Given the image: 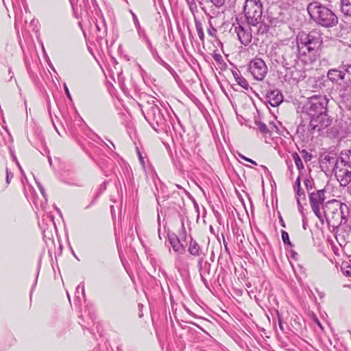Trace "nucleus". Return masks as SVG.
Masks as SVG:
<instances>
[{"instance_id":"obj_26","label":"nucleus","mask_w":351,"mask_h":351,"mask_svg":"<svg viewBox=\"0 0 351 351\" xmlns=\"http://www.w3.org/2000/svg\"><path fill=\"white\" fill-rule=\"evenodd\" d=\"M337 210L336 211L335 210H333V209H330V211H329V219L330 220V223H328V225L330 226H332V222L335 221V223H336V220H339V210L337 209Z\"/></svg>"},{"instance_id":"obj_49","label":"nucleus","mask_w":351,"mask_h":351,"mask_svg":"<svg viewBox=\"0 0 351 351\" xmlns=\"http://www.w3.org/2000/svg\"><path fill=\"white\" fill-rule=\"evenodd\" d=\"M339 133V131L337 130V128H332L330 129V134L332 136H336Z\"/></svg>"},{"instance_id":"obj_39","label":"nucleus","mask_w":351,"mask_h":351,"mask_svg":"<svg viewBox=\"0 0 351 351\" xmlns=\"http://www.w3.org/2000/svg\"><path fill=\"white\" fill-rule=\"evenodd\" d=\"M217 8H221L224 5L225 0H210Z\"/></svg>"},{"instance_id":"obj_27","label":"nucleus","mask_w":351,"mask_h":351,"mask_svg":"<svg viewBox=\"0 0 351 351\" xmlns=\"http://www.w3.org/2000/svg\"><path fill=\"white\" fill-rule=\"evenodd\" d=\"M292 157L295 162L297 169L299 171L302 170L304 169V165H303L302 161L299 154L297 152H294L292 154Z\"/></svg>"},{"instance_id":"obj_22","label":"nucleus","mask_w":351,"mask_h":351,"mask_svg":"<svg viewBox=\"0 0 351 351\" xmlns=\"http://www.w3.org/2000/svg\"><path fill=\"white\" fill-rule=\"evenodd\" d=\"M232 73H233V75H234V77L236 82H237V84L239 86H241L242 88H243L244 89H245L247 90H249L250 88L252 89L250 87L247 81L243 76L239 75L236 71H233Z\"/></svg>"},{"instance_id":"obj_2","label":"nucleus","mask_w":351,"mask_h":351,"mask_svg":"<svg viewBox=\"0 0 351 351\" xmlns=\"http://www.w3.org/2000/svg\"><path fill=\"white\" fill-rule=\"evenodd\" d=\"M306 10L310 19L319 26L330 28L338 24L339 19L335 12L319 1L309 3Z\"/></svg>"},{"instance_id":"obj_10","label":"nucleus","mask_w":351,"mask_h":351,"mask_svg":"<svg viewBox=\"0 0 351 351\" xmlns=\"http://www.w3.org/2000/svg\"><path fill=\"white\" fill-rule=\"evenodd\" d=\"M326 208H330V209L337 210H339V220L342 221H348L351 220V215L350 211V207L345 203H341L337 199H332L327 202Z\"/></svg>"},{"instance_id":"obj_53","label":"nucleus","mask_w":351,"mask_h":351,"mask_svg":"<svg viewBox=\"0 0 351 351\" xmlns=\"http://www.w3.org/2000/svg\"><path fill=\"white\" fill-rule=\"evenodd\" d=\"M154 183H155L156 190L154 191V194L156 198L157 199V197L158 195V184L156 182V181H154Z\"/></svg>"},{"instance_id":"obj_48","label":"nucleus","mask_w":351,"mask_h":351,"mask_svg":"<svg viewBox=\"0 0 351 351\" xmlns=\"http://www.w3.org/2000/svg\"><path fill=\"white\" fill-rule=\"evenodd\" d=\"M297 204H298V210L300 211V213L303 215V206L300 202V200L299 199V198H297Z\"/></svg>"},{"instance_id":"obj_1","label":"nucleus","mask_w":351,"mask_h":351,"mask_svg":"<svg viewBox=\"0 0 351 351\" xmlns=\"http://www.w3.org/2000/svg\"><path fill=\"white\" fill-rule=\"evenodd\" d=\"M329 99L326 95H313L302 107V113L309 119V124L306 129L313 134L315 130L321 131L330 126L332 118L328 115Z\"/></svg>"},{"instance_id":"obj_55","label":"nucleus","mask_w":351,"mask_h":351,"mask_svg":"<svg viewBox=\"0 0 351 351\" xmlns=\"http://www.w3.org/2000/svg\"><path fill=\"white\" fill-rule=\"evenodd\" d=\"M8 73H9V75H10V81L12 80V78L13 77V75H14V73L12 71V69L11 67H9L8 68Z\"/></svg>"},{"instance_id":"obj_11","label":"nucleus","mask_w":351,"mask_h":351,"mask_svg":"<svg viewBox=\"0 0 351 351\" xmlns=\"http://www.w3.org/2000/svg\"><path fill=\"white\" fill-rule=\"evenodd\" d=\"M335 176L341 186H347L351 182V167L341 166L335 171Z\"/></svg>"},{"instance_id":"obj_14","label":"nucleus","mask_w":351,"mask_h":351,"mask_svg":"<svg viewBox=\"0 0 351 351\" xmlns=\"http://www.w3.org/2000/svg\"><path fill=\"white\" fill-rule=\"evenodd\" d=\"M284 76L285 81H290L292 80L294 82H300L306 78V71L303 69H300L299 66H296L291 70L286 71Z\"/></svg>"},{"instance_id":"obj_43","label":"nucleus","mask_w":351,"mask_h":351,"mask_svg":"<svg viewBox=\"0 0 351 351\" xmlns=\"http://www.w3.org/2000/svg\"><path fill=\"white\" fill-rule=\"evenodd\" d=\"M239 157H240L241 158H242L243 160H245V161H247V162H250V163H251V164H252V165H257L256 162V161H254V160H252V159H251V158H247V157H246V156H243V155H242V154H239Z\"/></svg>"},{"instance_id":"obj_59","label":"nucleus","mask_w":351,"mask_h":351,"mask_svg":"<svg viewBox=\"0 0 351 351\" xmlns=\"http://www.w3.org/2000/svg\"><path fill=\"white\" fill-rule=\"evenodd\" d=\"M97 198V197H95V199L91 202V203L90 204V205L87 206L85 207L86 209H88L91 205H93L94 203H95V199Z\"/></svg>"},{"instance_id":"obj_63","label":"nucleus","mask_w":351,"mask_h":351,"mask_svg":"<svg viewBox=\"0 0 351 351\" xmlns=\"http://www.w3.org/2000/svg\"><path fill=\"white\" fill-rule=\"evenodd\" d=\"M348 191L351 194V184L348 186Z\"/></svg>"},{"instance_id":"obj_8","label":"nucleus","mask_w":351,"mask_h":351,"mask_svg":"<svg viewBox=\"0 0 351 351\" xmlns=\"http://www.w3.org/2000/svg\"><path fill=\"white\" fill-rule=\"evenodd\" d=\"M181 229L182 232L180 234V238L173 232H168L167 234L168 241L173 251L180 255L184 254L186 251L184 245L181 243V239L185 240L186 238V232L184 228L183 219L181 221Z\"/></svg>"},{"instance_id":"obj_12","label":"nucleus","mask_w":351,"mask_h":351,"mask_svg":"<svg viewBox=\"0 0 351 351\" xmlns=\"http://www.w3.org/2000/svg\"><path fill=\"white\" fill-rule=\"evenodd\" d=\"M197 267L199 271L201 280L206 288H209L206 276L210 275L211 264L206 260L205 256H201L197 261Z\"/></svg>"},{"instance_id":"obj_38","label":"nucleus","mask_w":351,"mask_h":351,"mask_svg":"<svg viewBox=\"0 0 351 351\" xmlns=\"http://www.w3.org/2000/svg\"><path fill=\"white\" fill-rule=\"evenodd\" d=\"M130 12L131 13V14L132 16V19H133L136 29L140 27L141 25H140L139 21H138V19L136 15L132 10H130Z\"/></svg>"},{"instance_id":"obj_24","label":"nucleus","mask_w":351,"mask_h":351,"mask_svg":"<svg viewBox=\"0 0 351 351\" xmlns=\"http://www.w3.org/2000/svg\"><path fill=\"white\" fill-rule=\"evenodd\" d=\"M324 160L332 165V171H334L339 166L338 157L335 156L326 155L324 156Z\"/></svg>"},{"instance_id":"obj_20","label":"nucleus","mask_w":351,"mask_h":351,"mask_svg":"<svg viewBox=\"0 0 351 351\" xmlns=\"http://www.w3.org/2000/svg\"><path fill=\"white\" fill-rule=\"evenodd\" d=\"M153 58L158 62L160 64L163 66L167 71H169V73L175 76L176 75V72L174 71V69L167 62H165L162 58L158 55V52L156 51L153 55H152Z\"/></svg>"},{"instance_id":"obj_47","label":"nucleus","mask_w":351,"mask_h":351,"mask_svg":"<svg viewBox=\"0 0 351 351\" xmlns=\"http://www.w3.org/2000/svg\"><path fill=\"white\" fill-rule=\"evenodd\" d=\"M297 195V198H302L303 199H305L306 195L304 193V191L303 190H301L300 192L298 191V193H295Z\"/></svg>"},{"instance_id":"obj_44","label":"nucleus","mask_w":351,"mask_h":351,"mask_svg":"<svg viewBox=\"0 0 351 351\" xmlns=\"http://www.w3.org/2000/svg\"><path fill=\"white\" fill-rule=\"evenodd\" d=\"M277 315H278V326H279V328L280 329L284 332V326H283V324H282V319L280 317V315H279V313L278 312L277 313Z\"/></svg>"},{"instance_id":"obj_32","label":"nucleus","mask_w":351,"mask_h":351,"mask_svg":"<svg viewBox=\"0 0 351 351\" xmlns=\"http://www.w3.org/2000/svg\"><path fill=\"white\" fill-rule=\"evenodd\" d=\"M301 178H300V176H298L295 182V184H294V190L295 191V193H298L301 191V190H302V189L301 188Z\"/></svg>"},{"instance_id":"obj_41","label":"nucleus","mask_w":351,"mask_h":351,"mask_svg":"<svg viewBox=\"0 0 351 351\" xmlns=\"http://www.w3.org/2000/svg\"><path fill=\"white\" fill-rule=\"evenodd\" d=\"M13 178V173L10 172L8 168H6V183L8 184L10 182V180Z\"/></svg>"},{"instance_id":"obj_35","label":"nucleus","mask_w":351,"mask_h":351,"mask_svg":"<svg viewBox=\"0 0 351 351\" xmlns=\"http://www.w3.org/2000/svg\"><path fill=\"white\" fill-rule=\"evenodd\" d=\"M207 32L210 36L213 37L216 36L217 29L213 26V24L210 22V21H209V27L207 29Z\"/></svg>"},{"instance_id":"obj_6","label":"nucleus","mask_w":351,"mask_h":351,"mask_svg":"<svg viewBox=\"0 0 351 351\" xmlns=\"http://www.w3.org/2000/svg\"><path fill=\"white\" fill-rule=\"evenodd\" d=\"M243 12L248 25L256 26L261 22L263 3L261 0H245Z\"/></svg>"},{"instance_id":"obj_42","label":"nucleus","mask_w":351,"mask_h":351,"mask_svg":"<svg viewBox=\"0 0 351 351\" xmlns=\"http://www.w3.org/2000/svg\"><path fill=\"white\" fill-rule=\"evenodd\" d=\"M222 237H223V246H224L225 252L228 255H230V249H229L228 245V242L226 241V240L225 239V237L223 234H222Z\"/></svg>"},{"instance_id":"obj_37","label":"nucleus","mask_w":351,"mask_h":351,"mask_svg":"<svg viewBox=\"0 0 351 351\" xmlns=\"http://www.w3.org/2000/svg\"><path fill=\"white\" fill-rule=\"evenodd\" d=\"M301 153L303 154V158L305 161H309L312 158V154L308 152L306 150L303 149Z\"/></svg>"},{"instance_id":"obj_13","label":"nucleus","mask_w":351,"mask_h":351,"mask_svg":"<svg viewBox=\"0 0 351 351\" xmlns=\"http://www.w3.org/2000/svg\"><path fill=\"white\" fill-rule=\"evenodd\" d=\"M283 95L278 89H269L267 91L265 97V102L269 104L271 106H279L283 101Z\"/></svg>"},{"instance_id":"obj_28","label":"nucleus","mask_w":351,"mask_h":351,"mask_svg":"<svg viewBox=\"0 0 351 351\" xmlns=\"http://www.w3.org/2000/svg\"><path fill=\"white\" fill-rule=\"evenodd\" d=\"M304 184L308 193H311L310 191L314 188L313 179L311 178H306L304 180Z\"/></svg>"},{"instance_id":"obj_61","label":"nucleus","mask_w":351,"mask_h":351,"mask_svg":"<svg viewBox=\"0 0 351 351\" xmlns=\"http://www.w3.org/2000/svg\"><path fill=\"white\" fill-rule=\"evenodd\" d=\"M280 221H281V226H282V227H285V223H284V221H283V220H282V218L281 217H280Z\"/></svg>"},{"instance_id":"obj_56","label":"nucleus","mask_w":351,"mask_h":351,"mask_svg":"<svg viewBox=\"0 0 351 351\" xmlns=\"http://www.w3.org/2000/svg\"><path fill=\"white\" fill-rule=\"evenodd\" d=\"M261 167L265 171V173H269L268 169L265 165H261Z\"/></svg>"},{"instance_id":"obj_57","label":"nucleus","mask_w":351,"mask_h":351,"mask_svg":"<svg viewBox=\"0 0 351 351\" xmlns=\"http://www.w3.org/2000/svg\"><path fill=\"white\" fill-rule=\"evenodd\" d=\"M306 219L304 218H303L302 219V226H303V228L304 230H306Z\"/></svg>"},{"instance_id":"obj_60","label":"nucleus","mask_w":351,"mask_h":351,"mask_svg":"<svg viewBox=\"0 0 351 351\" xmlns=\"http://www.w3.org/2000/svg\"><path fill=\"white\" fill-rule=\"evenodd\" d=\"M48 158V161H49V165L51 167L52 166V160H51V158L50 156H47Z\"/></svg>"},{"instance_id":"obj_9","label":"nucleus","mask_w":351,"mask_h":351,"mask_svg":"<svg viewBox=\"0 0 351 351\" xmlns=\"http://www.w3.org/2000/svg\"><path fill=\"white\" fill-rule=\"evenodd\" d=\"M248 70L256 80H263L267 73V66L261 59L256 58L252 60L248 66Z\"/></svg>"},{"instance_id":"obj_21","label":"nucleus","mask_w":351,"mask_h":351,"mask_svg":"<svg viewBox=\"0 0 351 351\" xmlns=\"http://www.w3.org/2000/svg\"><path fill=\"white\" fill-rule=\"evenodd\" d=\"M341 12L347 17H351V0H341Z\"/></svg>"},{"instance_id":"obj_7","label":"nucleus","mask_w":351,"mask_h":351,"mask_svg":"<svg viewBox=\"0 0 351 351\" xmlns=\"http://www.w3.org/2000/svg\"><path fill=\"white\" fill-rule=\"evenodd\" d=\"M300 46H287L282 53L278 56L274 60L280 64L286 71H289L299 66Z\"/></svg>"},{"instance_id":"obj_51","label":"nucleus","mask_w":351,"mask_h":351,"mask_svg":"<svg viewBox=\"0 0 351 351\" xmlns=\"http://www.w3.org/2000/svg\"><path fill=\"white\" fill-rule=\"evenodd\" d=\"M37 184H38V187L40 193H42V195L43 196H45V190H44L43 186L40 184V183H37Z\"/></svg>"},{"instance_id":"obj_54","label":"nucleus","mask_w":351,"mask_h":351,"mask_svg":"<svg viewBox=\"0 0 351 351\" xmlns=\"http://www.w3.org/2000/svg\"><path fill=\"white\" fill-rule=\"evenodd\" d=\"M343 273L347 276H351V267H348V269L345 270Z\"/></svg>"},{"instance_id":"obj_64","label":"nucleus","mask_w":351,"mask_h":351,"mask_svg":"<svg viewBox=\"0 0 351 351\" xmlns=\"http://www.w3.org/2000/svg\"><path fill=\"white\" fill-rule=\"evenodd\" d=\"M17 165H18L19 168L20 169L22 173H23V171L22 169H21V167L20 165L19 164V162H17Z\"/></svg>"},{"instance_id":"obj_50","label":"nucleus","mask_w":351,"mask_h":351,"mask_svg":"<svg viewBox=\"0 0 351 351\" xmlns=\"http://www.w3.org/2000/svg\"><path fill=\"white\" fill-rule=\"evenodd\" d=\"M269 23L272 26H277L278 21L276 19H271L269 20Z\"/></svg>"},{"instance_id":"obj_18","label":"nucleus","mask_w":351,"mask_h":351,"mask_svg":"<svg viewBox=\"0 0 351 351\" xmlns=\"http://www.w3.org/2000/svg\"><path fill=\"white\" fill-rule=\"evenodd\" d=\"M339 167H351V151L350 149L341 151L338 156Z\"/></svg>"},{"instance_id":"obj_33","label":"nucleus","mask_w":351,"mask_h":351,"mask_svg":"<svg viewBox=\"0 0 351 351\" xmlns=\"http://www.w3.org/2000/svg\"><path fill=\"white\" fill-rule=\"evenodd\" d=\"M136 31H137L138 35L139 36L140 38H141L143 39V41H144V40L148 38V36L146 34L145 29H143L141 27L137 28Z\"/></svg>"},{"instance_id":"obj_17","label":"nucleus","mask_w":351,"mask_h":351,"mask_svg":"<svg viewBox=\"0 0 351 351\" xmlns=\"http://www.w3.org/2000/svg\"><path fill=\"white\" fill-rule=\"evenodd\" d=\"M188 252L191 256H197L199 258L201 256H206V254L204 253L202 247L192 237L190 239Z\"/></svg>"},{"instance_id":"obj_19","label":"nucleus","mask_w":351,"mask_h":351,"mask_svg":"<svg viewBox=\"0 0 351 351\" xmlns=\"http://www.w3.org/2000/svg\"><path fill=\"white\" fill-rule=\"evenodd\" d=\"M346 73L343 70L330 69L327 73L328 78L332 82L337 83L345 78Z\"/></svg>"},{"instance_id":"obj_15","label":"nucleus","mask_w":351,"mask_h":351,"mask_svg":"<svg viewBox=\"0 0 351 351\" xmlns=\"http://www.w3.org/2000/svg\"><path fill=\"white\" fill-rule=\"evenodd\" d=\"M332 228L333 232L342 233V237L346 239L351 232V220L347 222L336 220V223L332 222Z\"/></svg>"},{"instance_id":"obj_3","label":"nucleus","mask_w":351,"mask_h":351,"mask_svg":"<svg viewBox=\"0 0 351 351\" xmlns=\"http://www.w3.org/2000/svg\"><path fill=\"white\" fill-rule=\"evenodd\" d=\"M144 117L152 128L158 133L166 132L169 128L161 109L154 99L147 101Z\"/></svg>"},{"instance_id":"obj_23","label":"nucleus","mask_w":351,"mask_h":351,"mask_svg":"<svg viewBox=\"0 0 351 351\" xmlns=\"http://www.w3.org/2000/svg\"><path fill=\"white\" fill-rule=\"evenodd\" d=\"M255 124L257 126L258 130L262 134H269V136H271V134L270 130L268 128L266 124L261 122V121H255Z\"/></svg>"},{"instance_id":"obj_45","label":"nucleus","mask_w":351,"mask_h":351,"mask_svg":"<svg viewBox=\"0 0 351 351\" xmlns=\"http://www.w3.org/2000/svg\"><path fill=\"white\" fill-rule=\"evenodd\" d=\"M64 91H65V94H66V97L70 100V101H72V97H71V93L69 90V88L66 86V84H64Z\"/></svg>"},{"instance_id":"obj_36","label":"nucleus","mask_w":351,"mask_h":351,"mask_svg":"<svg viewBox=\"0 0 351 351\" xmlns=\"http://www.w3.org/2000/svg\"><path fill=\"white\" fill-rule=\"evenodd\" d=\"M82 293V294L83 295V296H84L85 295V291H84V285L81 286L80 285H79L77 288H76V291H75V295H76V297L77 298H80V293Z\"/></svg>"},{"instance_id":"obj_5","label":"nucleus","mask_w":351,"mask_h":351,"mask_svg":"<svg viewBox=\"0 0 351 351\" xmlns=\"http://www.w3.org/2000/svg\"><path fill=\"white\" fill-rule=\"evenodd\" d=\"M298 45H301L305 47L309 53H313V59L315 60L316 54L323 43L322 33L320 30L315 29L309 32L308 34L302 32L297 36Z\"/></svg>"},{"instance_id":"obj_52","label":"nucleus","mask_w":351,"mask_h":351,"mask_svg":"<svg viewBox=\"0 0 351 351\" xmlns=\"http://www.w3.org/2000/svg\"><path fill=\"white\" fill-rule=\"evenodd\" d=\"M305 125H300L298 126L297 130V133H300L301 131L304 132L305 131Z\"/></svg>"},{"instance_id":"obj_30","label":"nucleus","mask_w":351,"mask_h":351,"mask_svg":"<svg viewBox=\"0 0 351 351\" xmlns=\"http://www.w3.org/2000/svg\"><path fill=\"white\" fill-rule=\"evenodd\" d=\"M144 42L147 45V47L148 49L149 50L152 55H153L154 53H156L157 51L156 49L152 46V43H151L150 40L149 39V38L144 40Z\"/></svg>"},{"instance_id":"obj_29","label":"nucleus","mask_w":351,"mask_h":351,"mask_svg":"<svg viewBox=\"0 0 351 351\" xmlns=\"http://www.w3.org/2000/svg\"><path fill=\"white\" fill-rule=\"evenodd\" d=\"M281 237L285 245H289V247H293V244L289 239V236L287 232L285 230H282Z\"/></svg>"},{"instance_id":"obj_4","label":"nucleus","mask_w":351,"mask_h":351,"mask_svg":"<svg viewBox=\"0 0 351 351\" xmlns=\"http://www.w3.org/2000/svg\"><path fill=\"white\" fill-rule=\"evenodd\" d=\"M325 193L326 190L323 189L311 192L308 194L311 209L322 224L325 220L328 223H330V221L329 219L330 208H326L325 206L327 205V202H324L326 199Z\"/></svg>"},{"instance_id":"obj_40","label":"nucleus","mask_w":351,"mask_h":351,"mask_svg":"<svg viewBox=\"0 0 351 351\" xmlns=\"http://www.w3.org/2000/svg\"><path fill=\"white\" fill-rule=\"evenodd\" d=\"M341 69L346 73L351 75V64H342Z\"/></svg>"},{"instance_id":"obj_16","label":"nucleus","mask_w":351,"mask_h":351,"mask_svg":"<svg viewBox=\"0 0 351 351\" xmlns=\"http://www.w3.org/2000/svg\"><path fill=\"white\" fill-rule=\"evenodd\" d=\"M235 32L241 44L247 46L251 43L252 36L250 29H246L244 27L239 24L238 27H235Z\"/></svg>"},{"instance_id":"obj_62","label":"nucleus","mask_w":351,"mask_h":351,"mask_svg":"<svg viewBox=\"0 0 351 351\" xmlns=\"http://www.w3.org/2000/svg\"><path fill=\"white\" fill-rule=\"evenodd\" d=\"M268 30H269V26L265 25L263 32H268Z\"/></svg>"},{"instance_id":"obj_46","label":"nucleus","mask_w":351,"mask_h":351,"mask_svg":"<svg viewBox=\"0 0 351 351\" xmlns=\"http://www.w3.org/2000/svg\"><path fill=\"white\" fill-rule=\"evenodd\" d=\"M289 256L291 258L293 259H295V260H297L298 259V254L297 252H295L294 250H290L289 252Z\"/></svg>"},{"instance_id":"obj_25","label":"nucleus","mask_w":351,"mask_h":351,"mask_svg":"<svg viewBox=\"0 0 351 351\" xmlns=\"http://www.w3.org/2000/svg\"><path fill=\"white\" fill-rule=\"evenodd\" d=\"M195 25L197 30V33L201 41L204 42V29L201 21L197 19H195Z\"/></svg>"},{"instance_id":"obj_58","label":"nucleus","mask_w":351,"mask_h":351,"mask_svg":"<svg viewBox=\"0 0 351 351\" xmlns=\"http://www.w3.org/2000/svg\"><path fill=\"white\" fill-rule=\"evenodd\" d=\"M315 322L317 323V325H318L321 328H323V326H322V324L320 323V322L318 320V319H316Z\"/></svg>"},{"instance_id":"obj_31","label":"nucleus","mask_w":351,"mask_h":351,"mask_svg":"<svg viewBox=\"0 0 351 351\" xmlns=\"http://www.w3.org/2000/svg\"><path fill=\"white\" fill-rule=\"evenodd\" d=\"M186 1L187 3V5H189L190 10L192 12H194L195 10H197V6L195 0H186Z\"/></svg>"},{"instance_id":"obj_34","label":"nucleus","mask_w":351,"mask_h":351,"mask_svg":"<svg viewBox=\"0 0 351 351\" xmlns=\"http://www.w3.org/2000/svg\"><path fill=\"white\" fill-rule=\"evenodd\" d=\"M213 58L214 60L217 64H225V63L223 62V57L221 56V54L215 53L213 54Z\"/></svg>"}]
</instances>
